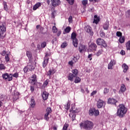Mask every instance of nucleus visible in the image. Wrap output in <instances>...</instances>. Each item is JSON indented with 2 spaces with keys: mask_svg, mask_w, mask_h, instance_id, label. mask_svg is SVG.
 <instances>
[{
  "mask_svg": "<svg viewBox=\"0 0 130 130\" xmlns=\"http://www.w3.org/2000/svg\"><path fill=\"white\" fill-rule=\"evenodd\" d=\"M126 112H127V108H126L123 104L119 105L117 111V116H119V117H123Z\"/></svg>",
  "mask_w": 130,
  "mask_h": 130,
  "instance_id": "f257e3e1",
  "label": "nucleus"
},
{
  "mask_svg": "<svg viewBox=\"0 0 130 130\" xmlns=\"http://www.w3.org/2000/svg\"><path fill=\"white\" fill-rule=\"evenodd\" d=\"M80 127L81 128H84L85 129L91 130L93 128L94 124L90 121H85L83 122H82L80 124Z\"/></svg>",
  "mask_w": 130,
  "mask_h": 130,
  "instance_id": "f03ea898",
  "label": "nucleus"
},
{
  "mask_svg": "<svg viewBox=\"0 0 130 130\" xmlns=\"http://www.w3.org/2000/svg\"><path fill=\"white\" fill-rule=\"evenodd\" d=\"M6 31H7V28L6 25L4 23H0V40H3L6 37Z\"/></svg>",
  "mask_w": 130,
  "mask_h": 130,
  "instance_id": "7ed1b4c3",
  "label": "nucleus"
},
{
  "mask_svg": "<svg viewBox=\"0 0 130 130\" xmlns=\"http://www.w3.org/2000/svg\"><path fill=\"white\" fill-rule=\"evenodd\" d=\"M29 83L31 84V85H32V86H35L36 85H37V84L40 85V83L37 82V76L35 74L32 75L31 79L29 80Z\"/></svg>",
  "mask_w": 130,
  "mask_h": 130,
  "instance_id": "20e7f679",
  "label": "nucleus"
},
{
  "mask_svg": "<svg viewBox=\"0 0 130 130\" xmlns=\"http://www.w3.org/2000/svg\"><path fill=\"white\" fill-rule=\"evenodd\" d=\"M77 34L72 32L71 34V39L73 40V44L75 47H78V40L77 39Z\"/></svg>",
  "mask_w": 130,
  "mask_h": 130,
  "instance_id": "39448f33",
  "label": "nucleus"
},
{
  "mask_svg": "<svg viewBox=\"0 0 130 130\" xmlns=\"http://www.w3.org/2000/svg\"><path fill=\"white\" fill-rule=\"evenodd\" d=\"M89 115L90 116H93V115L98 116V115H99V110H95V108L90 109L89 110Z\"/></svg>",
  "mask_w": 130,
  "mask_h": 130,
  "instance_id": "423d86ee",
  "label": "nucleus"
},
{
  "mask_svg": "<svg viewBox=\"0 0 130 130\" xmlns=\"http://www.w3.org/2000/svg\"><path fill=\"white\" fill-rule=\"evenodd\" d=\"M96 43L98 44V45H102V46L105 48L107 47V44L105 42V41L102 39H98L96 41Z\"/></svg>",
  "mask_w": 130,
  "mask_h": 130,
  "instance_id": "0eeeda50",
  "label": "nucleus"
},
{
  "mask_svg": "<svg viewBox=\"0 0 130 130\" xmlns=\"http://www.w3.org/2000/svg\"><path fill=\"white\" fill-rule=\"evenodd\" d=\"M27 68L28 69V71H33V70H35V67L34 66V63L32 61H29V63L27 64Z\"/></svg>",
  "mask_w": 130,
  "mask_h": 130,
  "instance_id": "6e6552de",
  "label": "nucleus"
},
{
  "mask_svg": "<svg viewBox=\"0 0 130 130\" xmlns=\"http://www.w3.org/2000/svg\"><path fill=\"white\" fill-rule=\"evenodd\" d=\"M51 2L53 7H57L60 5V1L59 0H51Z\"/></svg>",
  "mask_w": 130,
  "mask_h": 130,
  "instance_id": "1a4fd4ad",
  "label": "nucleus"
},
{
  "mask_svg": "<svg viewBox=\"0 0 130 130\" xmlns=\"http://www.w3.org/2000/svg\"><path fill=\"white\" fill-rule=\"evenodd\" d=\"M85 30H86V32L88 33L90 35H93L94 34V32L92 31V27L90 26H87L85 28Z\"/></svg>",
  "mask_w": 130,
  "mask_h": 130,
  "instance_id": "9d476101",
  "label": "nucleus"
},
{
  "mask_svg": "<svg viewBox=\"0 0 130 130\" xmlns=\"http://www.w3.org/2000/svg\"><path fill=\"white\" fill-rule=\"evenodd\" d=\"M116 62L114 60H111L110 62L108 64V70H112V67L115 66Z\"/></svg>",
  "mask_w": 130,
  "mask_h": 130,
  "instance_id": "9b49d317",
  "label": "nucleus"
},
{
  "mask_svg": "<svg viewBox=\"0 0 130 130\" xmlns=\"http://www.w3.org/2000/svg\"><path fill=\"white\" fill-rule=\"evenodd\" d=\"M86 49L87 48L85 45H81L79 47V51L80 53H82V52H84V51H85Z\"/></svg>",
  "mask_w": 130,
  "mask_h": 130,
  "instance_id": "f8f14e48",
  "label": "nucleus"
},
{
  "mask_svg": "<svg viewBox=\"0 0 130 130\" xmlns=\"http://www.w3.org/2000/svg\"><path fill=\"white\" fill-rule=\"evenodd\" d=\"M117 102V100L114 98H109L108 100V103L109 104H115Z\"/></svg>",
  "mask_w": 130,
  "mask_h": 130,
  "instance_id": "ddd939ff",
  "label": "nucleus"
},
{
  "mask_svg": "<svg viewBox=\"0 0 130 130\" xmlns=\"http://www.w3.org/2000/svg\"><path fill=\"white\" fill-rule=\"evenodd\" d=\"M126 91V87H125V85L124 84H121L119 92L120 93H123L124 92H125Z\"/></svg>",
  "mask_w": 130,
  "mask_h": 130,
  "instance_id": "4468645a",
  "label": "nucleus"
},
{
  "mask_svg": "<svg viewBox=\"0 0 130 130\" xmlns=\"http://www.w3.org/2000/svg\"><path fill=\"white\" fill-rule=\"evenodd\" d=\"M49 60V58H44V61L43 62V67L45 68L47 64H48V61Z\"/></svg>",
  "mask_w": 130,
  "mask_h": 130,
  "instance_id": "2eb2a0df",
  "label": "nucleus"
},
{
  "mask_svg": "<svg viewBox=\"0 0 130 130\" xmlns=\"http://www.w3.org/2000/svg\"><path fill=\"white\" fill-rule=\"evenodd\" d=\"M96 48H97V45L94 43L91 44L89 46V49H90V50H96Z\"/></svg>",
  "mask_w": 130,
  "mask_h": 130,
  "instance_id": "dca6fc26",
  "label": "nucleus"
},
{
  "mask_svg": "<svg viewBox=\"0 0 130 130\" xmlns=\"http://www.w3.org/2000/svg\"><path fill=\"white\" fill-rule=\"evenodd\" d=\"M104 102L101 100H100L98 101L97 106L98 108H102V106H103V104Z\"/></svg>",
  "mask_w": 130,
  "mask_h": 130,
  "instance_id": "f3484780",
  "label": "nucleus"
},
{
  "mask_svg": "<svg viewBox=\"0 0 130 130\" xmlns=\"http://www.w3.org/2000/svg\"><path fill=\"white\" fill-rule=\"evenodd\" d=\"M122 68L123 69V73H126L127 72V70H128V66L126 65L125 63H123L122 65Z\"/></svg>",
  "mask_w": 130,
  "mask_h": 130,
  "instance_id": "a211bd4d",
  "label": "nucleus"
},
{
  "mask_svg": "<svg viewBox=\"0 0 130 130\" xmlns=\"http://www.w3.org/2000/svg\"><path fill=\"white\" fill-rule=\"evenodd\" d=\"M74 78H75V76L74 75V74L73 73H70L68 76V79L69 81L73 82V81H74Z\"/></svg>",
  "mask_w": 130,
  "mask_h": 130,
  "instance_id": "6ab92c4d",
  "label": "nucleus"
},
{
  "mask_svg": "<svg viewBox=\"0 0 130 130\" xmlns=\"http://www.w3.org/2000/svg\"><path fill=\"white\" fill-rule=\"evenodd\" d=\"M40 7H41V3L38 2L36 5H35L33 7V10L34 11H36L38 8H40Z\"/></svg>",
  "mask_w": 130,
  "mask_h": 130,
  "instance_id": "aec40b11",
  "label": "nucleus"
},
{
  "mask_svg": "<svg viewBox=\"0 0 130 130\" xmlns=\"http://www.w3.org/2000/svg\"><path fill=\"white\" fill-rule=\"evenodd\" d=\"M100 20V19H99V17H98L97 15H94L93 23L94 24H98V23H99Z\"/></svg>",
  "mask_w": 130,
  "mask_h": 130,
  "instance_id": "412c9836",
  "label": "nucleus"
},
{
  "mask_svg": "<svg viewBox=\"0 0 130 130\" xmlns=\"http://www.w3.org/2000/svg\"><path fill=\"white\" fill-rule=\"evenodd\" d=\"M26 55L27 56V57L28 58V59L29 60V61H32V53H31V52L30 51H27L26 52Z\"/></svg>",
  "mask_w": 130,
  "mask_h": 130,
  "instance_id": "4be33fe9",
  "label": "nucleus"
},
{
  "mask_svg": "<svg viewBox=\"0 0 130 130\" xmlns=\"http://www.w3.org/2000/svg\"><path fill=\"white\" fill-rule=\"evenodd\" d=\"M35 100H34V99H31L30 103V107L32 108H34V107H35Z\"/></svg>",
  "mask_w": 130,
  "mask_h": 130,
  "instance_id": "5701e85b",
  "label": "nucleus"
},
{
  "mask_svg": "<svg viewBox=\"0 0 130 130\" xmlns=\"http://www.w3.org/2000/svg\"><path fill=\"white\" fill-rule=\"evenodd\" d=\"M103 27L104 28V30H108V28H109V23L106 22L103 24Z\"/></svg>",
  "mask_w": 130,
  "mask_h": 130,
  "instance_id": "b1692460",
  "label": "nucleus"
},
{
  "mask_svg": "<svg viewBox=\"0 0 130 130\" xmlns=\"http://www.w3.org/2000/svg\"><path fill=\"white\" fill-rule=\"evenodd\" d=\"M49 95V93L46 91H44L42 94L43 98H48Z\"/></svg>",
  "mask_w": 130,
  "mask_h": 130,
  "instance_id": "393cba45",
  "label": "nucleus"
},
{
  "mask_svg": "<svg viewBox=\"0 0 130 130\" xmlns=\"http://www.w3.org/2000/svg\"><path fill=\"white\" fill-rule=\"evenodd\" d=\"M103 51H104L103 49H101L99 50L95 54V55H96V56H100V55H101V54L103 53Z\"/></svg>",
  "mask_w": 130,
  "mask_h": 130,
  "instance_id": "a878e982",
  "label": "nucleus"
},
{
  "mask_svg": "<svg viewBox=\"0 0 130 130\" xmlns=\"http://www.w3.org/2000/svg\"><path fill=\"white\" fill-rule=\"evenodd\" d=\"M74 78H75V83H80V82H81V78H80V77H78V76H77L76 77H74Z\"/></svg>",
  "mask_w": 130,
  "mask_h": 130,
  "instance_id": "bb28decb",
  "label": "nucleus"
},
{
  "mask_svg": "<svg viewBox=\"0 0 130 130\" xmlns=\"http://www.w3.org/2000/svg\"><path fill=\"white\" fill-rule=\"evenodd\" d=\"M49 83V79H46V80L44 82V83L43 84V87L44 88H45V87H46V86L48 85Z\"/></svg>",
  "mask_w": 130,
  "mask_h": 130,
  "instance_id": "cd10ccee",
  "label": "nucleus"
},
{
  "mask_svg": "<svg viewBox=\"0 0 130 130\" xmlns=\"http://www.w3.org/2000/svg\"><path fill=\"white\" fill-rule=\"evenodd\" d=\"M72 73H73L74 74V77H77L78 76V70L74 69L72 71Z\"/></svg>",
  "mask_w": 130,
  "mask_h": 130,
  "instance_id": "c85d7f7f",
  "label": "nucleus"
},
{
  "mask_svg": "<svg viewBox=\"0 0 130 130\" xmlns=\"http://www.w3.org/2000/svg\"><path fill=\"white\" fill-rule=\"evenodd\" d=\"M126 50H130V41L126 43Z\"/></svg>",
  "mask_w": 130,
  "mask_h": 130,
  "instance_id": "c756f323",
  "label": "nucleus"
},
{
  "mask_svg": "<svg viewBox=\"0 0 130 130\" xmlns=\"http://www.w3.org/2000/svg\"><path fill=\"white\" fill-rule=\"evenodd\" d=\"M3 79L5 80H8V78H9V74L6 73L3 75L2 76Z\"/></svg>",
  "mask_w": 130,
  "mask_h": 130,
  "instance_id": "7c9ffc66",
  "label": "nucleus"
},
{
  "mask_svg": "<svg viewBox=\"0 0 130 130\" xmlns=\"http://www.w3.org/2000/svg\"><path fill=\"white\" fill-rule=\"evenodd\" d=\"M70 105H71V103H70V101H69V102H68L67 105H65L64 106L65 109H67V110H68V109H70Z\"/></svg>",
  "mask_w": 130,
  "mask_h": 130,
  "instance_id": "2f4dec72",
  "label": "nucleus"
},
{
  "mask_svg": "<svg viewBox=\"0 0 130 130\" xmlns=\"http://www.w3.org/2000/svg\"><path fill=\"white\" fill-rule=\"evenodd\" d=\"M124 39H125L124 37H120V38L119 39V41L120 43H123V42H124Z\"/></svg>",
  "mask_w": 130,
  "mask_h": 130,
  "instance_id": "473e14b6",
  "label": "nucleus"
},
{
  "mask_svg": "<svg viewBox=\"0 0 130 130\" xmlns=\"http://www.w3.org/2000/svg\"><path fill=\"white\" fill-rule=\"evenodd\" d=\"M10 55L8 54H6L5 55V60L7 62L10 60Z\"/></svg>",
  "mask_w": 130,
  "mask_h": 130,
  "instance_id": "72a5a7b5",
  "label": "nucleus"
},
{
  "mask_svg": "<svg viewBox=\"0 0 130 130\" xmlns=\"http://www.w3.org/2000/svg\"><path fill=\"white\" fill-rule=\"evenodd\" d=\"M66 33H70L71 32V27L68 26L64 29Z\"/></svg>",
  "mask_w": 130,
  "mask_h": 130,
  "instance_id": "f704fd0d",
  "label": "nucleus"
},
{
  "mask_svg": "<svg viewBox=\"0 0 130 130\" xmlns=\"http://www.w3.org/2000/svg\"><path fill=\"white\" fill-rule=\"evenodd\" d=\"M7 80L9 81V82L13 80V75L12 74H10L9 75H8Z\"/></svg>",
  "mask_w": 130,
  "mask_h": 130,
  "instance_id": "c9c22d12",
  "label": "nucleus"
},
{
  "mask_svg": "<svg viewBox=\"0 0 130 130\" xmlns=\"http://www.w3.org/2000/svg\"><path fill=\"white\" fill-rule=\"evenodd\" d=\"M46 42H43V43H42L41 46L42 48H45V47H46Z\"/></svg>",
  "mask_w": 130,
  "mask_h": 130,
  "instance_id": "e433bc0d",
  "label": "nucleus"
},
{
  "mask_svg": "<svg viewBox=\"0 0 130 130\" xmlns=\"http://www.w3.org/2000/svg\"><path fill=\"white\" fill-rule=\"evenodd\" d=\"M2 70H6V67L4 64H0V71H2Z\"/></svg>",
  "mask_w": 130,
  "mask_h": 130,
  "instance_id": "4c0bfd02",
  "label": "nucleus"
},
{
  "mask_svg": "<svg viewBox=\"0 0 130 130\" xmlns=\"http://www.w3.org/2000/svg\"><path fill=\"white\" fill-rule=\"evenodd\" d=\"M52 32H53V33H56V32H57V28H56V27L55 26H53Z\"/></svg>",
  "mask_w": 130,
  "mask_h": 130,
  "instance_id": "58836bf2",
  "label": "nucleus"
},
{
  "mask_svg": "<svg viewBox=\"0 0 130 130\" xmlns=\"http://www.w3.org/2000/svg\"><path fill=\"white\" fill-rule=\"evenodd\" d=\"M116 36H117V37L120 38L122 36V33H121V32L120 31H117Z\"/></svg>",
  "mask_w": 130,
  "mask_h": 130,
  "instance_id": "ea45409f",
  "label": "nucleus"
},
{
  "mask_svg": "<svg viewBox=\"0 0 130 130\" xmlns=\"http://www.w3.org/2000/svg\"><path fill=\"white\" fill-rule=\"evenodd\" d=\"M66 46H68V44L67 43V42H64L62 44V45H61V47L62 48H66Z\"/></svg>",
  "mask_w": 130,
  "mask_h": 130,
  "instance_id": "a19ab883",
  "label": "nucleus"
},
{
  "mask_svg": "<svg viewBox=\"0 0 130 130\" xmlns=\"http://www.w3.org/2000/svg\"><path fill=\"white\" fill-rule=\"evenodd\" d=\"M68 127H69V125L68 124L66 123L63 125L62 130H67V129H68Z\"/></svg>",
  "mask_w": 130,
  "mask_h": 130,
  "instance_id": "79ce46f5",
  "label": "nucleus"
},
{
  "mask_svg": "<svg viewBox=\"0 0 130 130\" xmlns=\"http://www.w3.org/2000/svg\"><path fill=\"white\" fill-rule=\"evenodd\" d=\"M4 9L5 11H8V6L7 5V3H4Z\"/></svg>",
  "mask_w": 130,
  "mask_h": 130,
  "instance_id": "37998d69",
  "label": "nucleus"
},
{
  "mask_svg": "<svg viewBox=\"0 0 130 130\" xmlns=\"http://www.w3.org/2000/svg\"><path fill=\"white\" fill-rule=\"evenodd\" d=\"M48 115H49V113H46L45 114V119H46V120H48V119H49V118L48 117Z\"/></svg>",
  "mask_w": 130,
  "mask_h": 130,
  "instance_id": "c03bdc74",
  "label": "nucleus"
},
{
  "mask_svg": "<svg viewBox=\"0 0 130 130\" xmlns=\"http://www.w3.org/2000/svg\"><path fill=\"white\" fill-rule=\"evenodd\" d=\"M109 92V89L107 88H105L104 90V94H107Z\"/></svg>",
  "mask_w": 130,
  "mask_h": 130,
  "instance_id": "a18cd8bd",
  "label": "nucleus"
},
{
  "mask_svg": "<svg viewBox=\"0 0 130 130\" xmlns=\"http://www.w3.org/2000/svg\"><path fill=\"white\" fill-rule=\"evenodd\" d=\"M82 4L83 6H86V5H87V4H88V0L82 1Z\"/></svg>",
  "mask_w": 130,
  "mask_h": 130,
  "instance_id": "49530a36",
  "label": "nucleus"
},
{
  "mask_svg": "<svg viewBox=\"0 0 130 130\" xmlns=\"http://www.w3.org/2000/svg\"><path fill=\"white\" fill-rule=\"evenodd\" d=\"M70 5H74V0H66Z\"/></svg>",
  "mask_w": 130,
  "mask_h": 130,
  "instance_id": "de8ad7c7",
  "label": "nucleus"
},
{
  "mask_svg": "<svg viewBox=\"0 0 130 130\" xmlns=\"http://www.w3.org/2000/svg\"><path fill=\"white\" fill-rule=\"evenodd\" d=\"M12 77H14V78H18L19 74H18V73H15L12 75Z\"/></svg>",
  "mask_w": 130,
  "mask_h": 130,
  "instance_id": "09e8293b",
  "label": "nucleus"
},
{
  "mask_svg": "<svg viewBox=\"0 0 130 130\" xmlns=\"http://www.w3.org/2000/svg\"><path fill=\"white\" fill-rule=\"evenodd\" d=\"M46 111L47 113H51V108H47L46 109Z\"/></svg>",
  "mask_w": 130,
  "mask_h": 130,
  "instance_id": "8fccbe9b",
  "label": "nucleus"
},
{
  "mask_svg": "<svg viewBox=\"0 0 130 130\" xmlns=\"http://www.w3.org/2000/svg\"><path fill=\"white\" fill-rule=\"evenodd\" d=\"M46 75L47 76H51V75H52V73H51V69H50L49 71L47 72Z\"/></svg>",
  "mask_w": 130,
  "mask_h": 130,
  "instance_id": "3c124183",
  "label": "nucleus"
},
{
  "mask_svg": "<svg viewBox=\"0 0 130 130\" xmlns=\"http://www.w3.org/2000/svg\"><path fill=\"white\" fill-rule=\"evenodd\" d=\"M28 71H29V69H28V67L27 66L24 67V68L23 69V71L24 72V73H27Z\"/></svg>",
  "mask_w": 130,
  "mask_h": 130,
  "instance_id": "603ef678",
  "label": "nucleus"
},
{
  "mask_svg": "<svg viewBox=\"0 0 130 130\" xmlns=\"http://www.w3.org/2000/svg\"><path fill=\"white\" fill-rule=\"evenodd\" d=\"M56 72V70L54 69H51V73L53 75V74H55Z\"/></svg>",
  "mask_w": 130,
  "mask_h": 130,
  "instance_id": "864d4df0",
  "label": "nucleus"
},
{
  "mask_svg": "<svg viewBox=\"0 0 130 130\" xmlns=\"http://www.w3.org/2000/svg\"><path fill=\"white\" fill-rule=\"evenodd\" d=\"M35 89V87L32 85H30V91L31 92H34V90Z\"/></svg>",
  "mask_w": 130,
  "mask_h": 130,
  "instance_id": "5fc2aeb1",
  "label": "nucleus"
},
{
  "mask_svg": "<svg viewBox=\"0 0 130 130\" xmlns=\"http://www.w3.org/2000/svg\"><path fill=\"white\" fill-rule=\"evenodd\" d=\"M69 22L70 23H71V22H72V21L73 20V17L72 16H70L69 17Z\"/></svg>",
  "mask_w": 130,
  "mask_h": 130,
  "instance_id": "6e6d98bb",
  "label": "nucleus"
},
{
  "mask_svg": "<svg viewBox=\"0 0 130 130\" xmlns=\"http://www.w3.org/2000/svg\"><path fill=\"white\" fill-rule=\"evenodd\" d=\"M92 54H90L88 55V58H89V60H92Z\"/></svg>",
  "mask_w": 130,
  "mask_h": 130,
  "instance_id": "4d7b16f0",
  "label": "nucleus"
},
{
  "mask_svg": "<svg viewBox=\"0 0 130 130\" xmlns=\"http://www.w3.org/2000/svg\"><path fill=\"white\" fill-rule=\"evenodd\" d=\"M101 36L102 38L105 37V34L104 33V32L102 31L101 32Z\"/></svg>",
  "mask_w": 130,
  "mask_h": 130,
  "instance_id": "13d9d810",
  "label": "nucleus"
},
{
  "mask_svg": "<svg viewBox=\"0 0 130 130\" xmlns=\"http://www.w3.org/2000/svg\"><path fill=\"white\" fill-rule=\"evenodd\" d=\"M120 54H121L122 55H124V54H125V51H124V50H122L120 52Z\"/></svg>",
  "mask_w": 130,
  "mask_h": 130,
  "instance_id": "bf43d9fd",
  "label": "nucleus"
},
{
  "mask_svg": "<svg viewBox=\"0 0 130 130\" xmlns=\"http://www.w3.org/2000/svg\"><path fill=\"white\" fill-rule=\"evenodd\" d=\"M97 93V91L94 90L91 93V96H93V95H95Z\"/></svg>",
  "mask_w": 130,
  "mask_h": 130,
  "instance_id": "052dcab7",
  "label": "nucleus"
},
{
  "mask_svg": "<svg viewBox=\"0 0 130 130\" xmlns=\"http://www.w3.org/2000/svg\"><path fill=\"white\" fill-rule=\"evenodd\" d=\"M37 48L38 50H40V49H41V48H42L41 47V46H40V44H38Z\"/></svg>",
  "mask_w": 130,
  "mask_h": 130,
  "instance_id": "680f3d73",
  "label": "nucleus"
},
{
  "mask_svg": "<svg viewBox=\"0 0 130 130\" xmlns=\"http://www.w3.org/2000/svg\"><path fill=\"white\" fill-rule=\"evenodd\" d=\"M69 64L72 66H73V64H74V62H73V61H70L69 62Z\"/></svg>",
  "mask_w": 130,
  "mask_h": 130,
  "instance_id": "e2e57ef3",
  "label": "nucleus"
},
{
  "mask_svg": "<svg viewBox=\"0 0 130 130\" xmlns=\"http://www.w3.org/2000/svg\"><path fill=\"white\" fill-rule=\"evenodd\" d=\"M57 39L56 38H54L52 40V43L53 44V43H54V42H55V41H56Z\"/></svg>",
  "mask_w": 130,
  "mask_h": 130,
  "instance_id": "0e129e2a",
  "label": "nucleus"
},
{
  "mask_svg": "<svg viewBox=\"0 0 130 130\" xmlns=\"http://www.w3.org/2000/svg\"><path fill=\"white\" fill-rule=\"evenodd\" d=\"M76 119V115H73L72 116V121H74Z\"/></svg>",
  "mask_w": 130,
  "mask_h": 130,
  "instance_id": "69168bd1",
  "label": "nucleus"
},
{
  "mask_svg": "<svg viewBox=\"0 0 130 130\" xmlns=\"http://www.w3.org/2000/svg\"><path fill=\"white\" fill-rule=\"evenodd\" d=\"M2 55H3V56H5V55H6V51H3L2 52Z\"/></svg>",
  "mask_w": 130,
  "mask_h": 130,
  "instance_id": "338daca9",
  "label": "nucleus"
},
{
  "mask_svg": "<svg viewBox=\"0 0 130 130\" xmlns=\"http://www.w3.org/2000/svg\"><path fill=\"white\" fill-rule=\"evenodd\" d=\"M53 129L54 130H57V127H56V126H54L53 127Z\"/></svg>",
  "mask_w": 130,
  "mask_h": 130,
  "instance_id": "774afa93",
  "label": "nucleus"
}]
</instances>
